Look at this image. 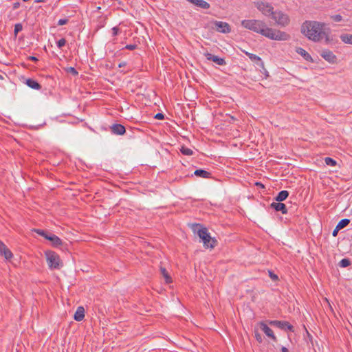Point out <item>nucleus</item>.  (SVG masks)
Returning a JSON list of instances; mask_svg holds the SVG:
<instances>
[{
	"label": "nucleus",
	"mask_w": 352,
	"mask_h": 352,
	"mask_svg": "<svg viewBox=\"0 0 352 352\" xmlns=\"http://www.w3.org/2000/svg\"><path fill=\"white\" fill-rule=\"evenodd\" d=\"M180 152L184 155H192L193 154L192 150L184 146L181 147Z\"/></svg>",
	"instance_id": "27"
},
{
	"label": "nucleus",
	"mask_w": 352,
	"mask_h": 352,
	"mask_svg": "<svg viewBox=\"0 0 352 352\" xmlns=\"http://www.w3.org/2000/svg\"><path fill=\"white\" fill-rule=\"evenodd\" d=\"M111 30H112V34L113 36H117L118 34V33L120 32V28L117 26L113 27Z\"/></svg>",
	"instance_id": "39"
},
{
	"label": "nucleus",
	"mask_w": 352,
	"mask_h": 352,
	"mask_svg": "<svg viewBox=\"0 0 352 352\" xmlns=\"http://www.w3.org/2000/svg\"><path fill=\"white\" fill-rule=\"evenodd\" d=\"M258 325L267 336L270 338L274 342H277V338L273 331L264 322H260Z\"/></svg>",
	"instance_id": "10"
},
{
	"label": "nucleus",
	"mask_w": 352,
	"mask_h": 352,
	"mask_svg": "<svg viewBox=\"0 0 352 352\" xmlns=\"http://www.w3.org/2000/svg\"><path fill=\"white\" fill-rule=\"evenodd\" d=\"M45 256L48 266L50 269H59L62 263L59 256L53 251H46Z\"/></svg>",
	"instance_id": "4"
},
{
	"label": "nucleus",
	"mask_w": 352,
	"mask_h": 352,
	"mask_svg": "<svg viewBox=\"0 0 352 352\" xmlns=\"http://www.w3.org/2000/svg\"><path fill=\"white\" fill-rule=\"evenodd\" d=\"M25 84L30 88L36 90H40L41 85L35 80L32 78H28L26 80Z\"/></svg>",
	"instance_id": "21"
},
{
	"label": "nucleus",
	"mask_w": 352,
	"mask_h": 352,
	"mask_svg": "<svg viewBox=\"0 0 352 352\" xmlns=\"http://www.w3.org/2000/svg\"><path fill=\"white\" fill-rule=\"evenodd\" d=\"M195 226L199 228L198 230L194 229V231L197 232L199 237L201 239L204 246L206 248H214L217 245V241L214 238L211 237L208 229L200 224H196Z\"/></svg>",
	"instance_id": "3"
},
{
	"label": "nucleus",
	"mask_w": 352,
	"mask_h": 352,
	"mask_svg": "<svg viewBox=\"0 0 352 352\" xmlns=\"http://www.w3.org/2000/svg\"><path fill=\"white\" fill-rule=\"evenodd\" d=\"M254 334H255V338H256V341L259 343H262L263 342L262 336L257 331H255Z\"/></svg>",
	"instance_id": "33"
},
{
	"label": "nucleus",
	"mask_w": 352,
	"mask_h": 352,
	"mask_svg": "<svg viewBox=\"0 0 352 352\" xmlns=\"http://www.w3.org/2000/svg\"><path fill=\"white\" fill-rule=\"evenodd\" d=\"M331 19L335 22H340L342 20V16L340 14H336L331 16Z\"/></svg>",
	"instance_id": "35"
},
{
	"label": "nucleus",
	"mask_w": 352,
	"mask_h": 352,
	"mask_svg": "<svg viewBox=\"0 0 352 352\" xmlns=\"http://www.w3.org/2000/svg\"><path fill=\"white\" fill-rule=\"evenodd\" d=\"M271 17L273 20L275 21L276 23L278 25L281 27H286L290 23V19L288 14L284 13L280 10L274 11Z\"/></svg>",
	"instance_id": "5"
},
{
	"label": "nucleus",
	"mask_w": 352,
	"mask_h": 352,
	"mask_svg": "<svg viewBox=\"0 0 352 352\" xmlns=\"http://www.w3.org/2000/svg\"><path fill=\"white\" fill-rule=\"evenodd\" d=\"M350 223V219H343L340 220L338 223L337 224L338 229H343L344 228L346 227Z\"/></svg>",
	"instance_id": "26"
},
{
	"label": "nucleus",
	"mask_w": 352,
	"mask_h": 352,
	"mask_svg": "<svg viewBox=\"0 0 352 352\" xmlns=\"http://www.w3.org/2000/svg\"><path fill=\"white\" fill-rule=\"evenodd\" d=\"M154 118L157 120H164V115L162 113H157Z\"/></svg>",
	"instance_id": "40"
},
{
	"label": "nucleus",
	"mask_w": 352,
	"mask_h": 352,
	"mask_svg": "<svg viewBox=\"0 0 352 352\" xmlns=\"http://www.w3.org/2000/svg\"><path fill=\"white\" fill-rule=\"evenodd\" d=\"M296 52L298 54L301 55L304 58V59H305L307 61H309L311 63L314 62V60H313L312 57L311 56V55L303 48L300 47H296Z\"/></svg>",
	"instance_id": "19"
},
{
	"label": "nucleus",
	"mask_w": 352,
	"mask_h": 352,
	"mask_svg": "<svg viewBox=\"0 0 352 352\" xmlns=\"http://www.w3.org/2000/svg\"><path fill=\"white\" fill-rule=\"evenodd\" d=\"M212 23L213 24L212 28L219 32L227 34L231 32L230 25L226 22L214 21Z\"/></svg>",
	"instance_id": "8"
},
{
	"label": "nucleus",
	"mask_w": 352,
	"mask_h": 352,
	"mask_svg": "<svg viewBox=\"0 0 352 352\" xmlns=\"http://www.w3.org/2000/svg\"><path fill=\"white\" fill-rule=\"evenodd\" d=\"M324 162L327 165L330 166H335L337 164L336 161L329 157H327L324 158Z\"/></svg>",
	"instance_id": "30"
},
{
	"label": "nucleus",
	"mask_w": 352,
	"mask_h": 352,
	"mask_svg": "<svg viewBox=\"0 0 352 352\" xmlns=\"http://www.w3.org/2000/svg\"><path fill=\"white\" fill-rule=\"evenodd\" d=\"M85 317V309L83 307H78L74 314V320L81 321Z\"/></svg>",
	"instance_id": "22"
},
{
	"label": "nucleus",
	"mask_w": 352,
	"mask_h": 352,
	"mask_svg": "<svg viewBox=\"0 0 352 352\" xmlns=\"http://www.w3.org/2000/svg\"><path fill=\"white\" fill-rule=\"evenodd\" d=\"M204 56L207 60H211V61L215 63L218 65L222 66V65H225L226 64V62L224 58H219V56L213 55L209 52H206L204 54Z\"/></svg>",
	"instance_id": "12"
},
{
	"label": "nucleus",
	"mask_w": 352,
	"mask_h": 352,
	"mask_svg": "<svg viewBox=\"0 0 352 352\" xmlns=\"http://www.w3.org/2000/svg\"><path fill=\"white\" fill-rule=\"evenodd\" d=\"M125 65H126V63H121L119 64L118 66H119V67H122L125 66Z\"/></svg>",
	"instance_id": "47"
},
{
	"label": "nucleus",
	"mask_w": 352,
	"mask_h": 352,
	"mask_svg": "<svg viewBox=\"0 0 352 352\" xmlns=\"http://www.w3.org/2000/svg\"><path fill=\"white\" fill-rule=\"evenodd\" d=\"M241 25L271 40L285 41L290 38V35L287 32L268 28L266 23L261 20L245 19L241 21Z\"/></svg>",
	"instance_id": "2"
},
{
	"label": "nucleus",
	"mask_w": 352,
	"mask_h": 352,
	"mask_svg": "<svg viewBox=\"0 0 352 352\" xmlns=\"http://www.w3.org/2000/svg\"><path fill=\"white\" fill-rule=\"evenodd\" d=\"M111 133L118 135H123L126 133V128L121 124H113L110 126Z\"/></svg>",
	"instance_id": "13"
},
{
	"label": "nucleus",
	"mask_w": 352,
	"mask_h": 352,
	"mask_svg": "<svg viewBox=\"0 0 352 352\" xmlns=\"http://www.w3.org/2000/svg\"><path fill=\"white\" fill-rule=\"evenodd\" d=\"M0 254L3 256L7 260H10L13 257L12 252L1 241H0Z\"/></svg>",
	"instance_id": "15"
},
{
	"label": "nucleus",
	"mask_w": 352,
	"mask_h": 352,
	"mask_svg": "<svg viewBox=\"0 0 352 352\" xmlns=\"http://www.w3.org/2000/svg\"><path fill=\"white\" fill-rule=\"evenodd\" d=\"M186 1L199 8H202V9H209L210 7V4L204 0H186Z\"/></svg>",
	"instance_id": "18"
},
{
	"label": "nucleus",
	"mask_w": 352,
	"mask_h": 352,
	"mask_svg": "<svg viewBox=\"0 0 352 352\" xmlns=\"http://www.w3.org/2000/svg\"><path fill=\"white\" fill-rule=\"evenodd\" d=\"M289 196V192L287 190H281L275 197L274 199L276 201L281 202L285 201Z\"/></svg>",
	"instance_id": "23"
},
{
	"label": "nucleus",
	"mask_w": 352,
	"mask_h": 352,
	"mask_svg": "<svg viewBox=\"0 0 352 352\" xmlns=\"http://www.w3.org/2000/svg\"><path fill=\"white\" fill-rule=\"evenodd\" d=\"M66 40L65 38H60L56 42L58 47L61 48L65 45Z\"/></svg>",
	"instance_id": "32"
},
{
	"label": "nucleus",
	"mask_w": 352,
	"mask_h": 352,
	"mask_svg": "<svg viewBox=\"0 0 352 352\" xmlns=\"http://www.w3.org/2000/svg\"><path fill=\"white\" fill-rule=\"evenodd\" d=\"M46 239L50 241L52 245L54 248H58L63 244L62 240L58 236L52 233H50V235L46 237Z\"/></svg>",
	"instance_id": "16"
},
{
	"label": "nucleus",
	"mask_w": 352,
	"mask_h": 352,
	"mask_svg": "<svg viewBox=\"0 0 352 352\" xmlns=\"http://www.w3.org/2000/svg\"><path fill=\"white\" fill-rule=\"evenodd\" d=\"M263 71L261 72L265 75L266 77L269 76V74H268V72L267 71V69L264 67V69H262Z\"/></svg>",
	"instance_id": "44"
},
{
	"label": "nucleus",
	"mask_w": 352,
	"mask_h": 352,
	"mask_svg": "<svg viewBox=\"0 0 352 352\" xmlns=\"http://www.w3.org/2000/svg\"><path fill=\"white\" fill-rule=\"evenodd\" d=\"M45 1L44 0H36L35 2L36 3H41V2H44Z\"/></svg>",
	"instance_id": "48"
},
{
	"label": "nucleus",
	"mask_w": 352,
	"mask_h": 352,
	"mask_svg": "<svg viewBox=\"0 0 352 352\" xmlns=\"http://www.w3.org/2000/svg\"><path fill=\"white\" fill-rule=\"evenodd\" d=\"M21 4L19 1L13 3L12 8L13 10H16L20 7Z\"/></svg>",
	"instance_id": "42"
},
{
	"label": "nucleus",
	"mask_w": 352,
	"mask_h": 352,
	"mask_svg": "<svg viewBox=\"0 0 352 352\" xmlns=\"http://www.w3.org/2000/svg\"><path fill=\"white\" fill-rule=\"evenodd\" d=\"M243 52L249 57L252 61L256 63L261 69H264V63L259 56L248 52L243 51Z\"/></svg>",
	"instance_id": "17"
},
{
	"label": "nucleus",
	"mask_w": 352,
	"mask_h": 352,
	"mask_svg": "<svg viewBox=\"0 0 352 352\" xmlns=\"http://www.w3.org/2000/svg\"><path fill=\"white\" fill-rule=\"evenodd\" d=\"M160 272H161V274L164 278L165 281H166V283H172V281H173L172 280V278L168 274V273L167 270H166V268H164L163 267H160Z\"/></svg>",
	"instance_id": "24"
},
{
	"label": "nucleus",
	"mask_w": 352,
	"mask_h": 352,
	"mask_svg": "<svg viewBox=\"0 0 352 352\" xmlns=\"http://www.w3.org/2000/svg\"><path fill=\"white\" fill-rule=\"evenodd\" d=\"M281 352H289V350L287 349V348L285 347V346H283L281 348Z\"/></svg>",
	"instance_id": "45"
},
{
	"label": "nucleus",
	"mask_w": 352,
	"mask_h": 352,
	"mask_svg": "<svg viewBox=\"0 0 352 352\" xmlns=\"http://www.w3.org/2000/svg\"><path fill=\"white\" fill-rule=\"evenodd\" d=\"M256 7L264 15L267 16H271L274 12V8L269 3L259 1L256 3Z\"/></svg>",
	"instance_id": "9"
},
{
	"label": "nucleus",
	"mask_w": 352,
	"mask_h": 352,
	"mask_svg": "<svg viewBox=\"0 0 352 352\" xmlns=\"http://www.w3.org/2000/svg\"><path fill=\"white\" fill-rule=\"evenodd\" d=\"M340 39L344 43L351 44L352 45V34H342L340 36Z\"/></svg>",
	"instance_id": "25"
},
{
	"label": "nucleus",
	"mask_w": 352,
	"mask_h": 352,
	"mask_svg": "<svg viewBox=\"0 0 352 352\" xmlns=\"http://www.w3.org/2000/svg\"><path fill=\"white\" fill-rule=\"evenodd\" d=\"M33 231L34 232L37 233L38 234H39L40 236H43L45 239H46V237L48 236L50 234V232H48L47 231H45V230H41V229H34Z\"/></svg>",
	"instance_id": "29"
},
{
	"label": "nucleus",
	"mask_w": 352,
	"mask_h": 352,
	"mask_svg": "<svg viewBox=\"0 0 352 352\" xmlns=\"http://www.w3.org/2000/svg\"><path fill=\"white\" fill-rule=\"evenodd\" d=\"M270 208L274 209L276 212H281V213L283 214L287 213V208L286 207V205L281 202H272L270 204Z\"/></svg>",
	"instance_id": "14"
},
{
	"label": "nucleus",
	"mask_w": 352,
	"mask_h": 352,
	"mask_svg": "<svg viewBox=\"0 0 352 352\" xmlns=\"http://www.w3.org/2000/svg\"><path fill=\"white\" fill-rule=\"evenodd\" d=\"M23 30V25L21 23H16L14 25V34L16 36L17 34Z\"/></svg>",
	"instance_id": "31"
},
{
	"label": "nucleus",
	"mask_w": 352,
	"mask_h": 352,
	"mask_svg": "<svg viewBox=\"0 0 352 352\" xmlns=\"http://www.w3.org/2000/svg\"><path fill=\"white\" fill-rule=\"evenodd\" d=\"M68 73L72 74L73 76H76L78 74V72L74 67H70L66 69Z\"/></svg>",
	"instance_id": "34"
},
{
	"label": "nucleus",
	"mask_w": 352,
	"mask_h": 352,
	"mask_svg": "<svg viewBox=\"0 0 352 352\" xmlns=\"http://www.w3.org/2000/svg\"><path fill=\"white\" fill-rule=\"evenodd\" d=\"M68 23L67 19H60L58 21L57 25H63Z\"/></svg>",
	"instance_id": "38"
},
{
	"label": "nucleus",
	"mask_w": 352,
	"mask_h": 352,
	"mask_svg": "<svg viewBox=\"0 0 352 352\" xmlns=\"http://www.w3.org/2000/svg\"><path fill=\"white\" fill-rule=\"evenodd\" d=\"M320 56L329 63L334 64L337 63L338 58L336 56L329 50L322 51V53L320 54Z\"/></svg>",
	"instance_id": "11"
},
{
	"label": "nucleus",
	"mask_w": 352,
	"mask_h": 352,
	"mask_svg": "<svg viewBox=\"0 0 352 352\" xmlns=\"http://www.w3.org/2000/svg\"><path fill=\"white\" fill-rule=\"evenodd\" d=\"M269 276L271 278V279L274 281L278 280V277L276 274H275L273 272L269 271Z\"/></svg>",
	"instance_id": "36"
},
{
	"label": "nucleus",
	"mask_w": 352,
	"mask_h": 352,
	"mask_svg": "<svg viewBox=\"0 0 352 352\" xmlns=\"http://www.w3.org/2000/svg\"><path fill=\"white\" fill-rule=\"evenodd\" d=\"M28 60H32L35 63L38 61V59L36 56H28Z\"/></svg>",
	"instance_id": "41"
},
{
	"label": "nucleus",
	"mask_w": 352,
	"mask_h": 352,
	"mask_svg": "<svg viewBox=\"0 0 352 352\" xmlns=\"http://www.w3.org/2000/svg\"><path fill=\"white\" fill-rule=\"evenodd\" d=\"M351 265V261L349 258H342L338 263L340 267H346Z\"/></svg>",
	"instance_id": "28"
},
{
	"label": "nucleus",
	"mask_w": 352,
	"mask_h": 352,
	"mask_svg": "<svg viewBox=\"0 0 352 352\" xmlns=\"http://www.w3.org/2000/svg\"><path fill=\"white\" fill-rule=\"evenodd\" d=\"M267 323L273 327H276L281 330L289 331L294 332L295 329L293 325H292L287 321L283 320H267Z\"/></svg>",
	"instance_id": "6"
},
{
	"label": "nucleus",
	"mask_w": 352,
	"mask_h": 352,
	"mask_svg": "<svg viewBox=\"0 0 352 352\" xmlns=\"http://www.w3.org/2000/svg\"><path fill=\"white\" fill-rule=\"evenodd\" d=\"M194 175L199 177L202 178H211L212 177V173L210 172L206 171L204 169H197L194 172Z\"/></svg>",
	"instance_id": "20"
},
{
	"label": "nucleus",
	"mask_w": 352,
	"mask_h": 352,
	"mask_svg": "<svg viewBox=\"0 0 352 352\" xmlns=\"http://www.w3.org/2000/svg\"><path fill=\"white\" fill-rule=\"evenodd\" d=\"M91 8L94 9L91 12V17L93 19L96 18L99 20V23H98V24L96 25V30H98L99 28H100L104 25L105 17L101 14H99L100 13L98 12V10H100V7L96 6V3H91Z\"/></svg>",
	"instance_id": "7"
},
{
	"label": "nucleus",
	"mask_w": 352,
	"mask_h": 352,
	"mask_svg": "<svg viewBox=\"0 0 352 352\" xmlns=\"http://www.w3.org/2000/svg\"><path fill=\"white\" fill-rule=\"evenodd\" d=\"M340 230V229H338V226H336V228L333 230L332 235L336 236Z\"/></svg>",
	"instance_id": "43"
},
{
	"label": "nucleus",
	"mask_w": 352,
	"mask_h": 352,
	"mask_svg": "<svg viewBox=\"0 0 352 352\" xmlns=\"http://www.w3.org/2000/svg\"><path fill=\"white\" fill-rule=\"evenodd\" d=\"M137 47H138V45L136 44H129V45H126L124 48L126 50H134Z\"/></svg>",
	"instance_id": "37"
},
{
	"label": "nucleus",
	"mask_w": 352,
	"mask_h": 352,
	"mask_svg": "<svg viewBox=\"0 0 352 352\" xmlns=\"http://www.w3.org/2000/svg\"><path fill=\"white\" fill-rule=\"evenodd\" d=\"M300 32L308 39L319 42L324 38L326 45L334 44L333 38L330 36L331 30L325 28V23L316 21H305L300 27Z\"/></svg>",
	"instance_id": "1"
},
{
	"label": "nucleus",
	"mask_w": 352,
	"mask_h": 352,
	"mask_svg": "<svg viewBox=\"0 0 352 352\" xmlns=\"http://www.w3.org/2000/svg\"><path fill=\"white\" fill-rule=\"evenodd\" d=\"M256 186H261V188H264V185H263V184H261V183H260V182H256Z\"/></svg>",
	"instance_id": "46"
},
{
	"label": "nucleus",
	"mask_w": 352,
	"mask_h": 352,
	"mask_svg": "<svg viewBox=\"0 0 352 352\" xmlns=\"http://www.w3.org/2000/svg\"><path fill=\"white\" fill-rule=\"evenodd\" d=\"M3 79H4L3 76L0 74V80H3Z\"/></svg>",
	"instance_id": "49"
}]
</instances>
